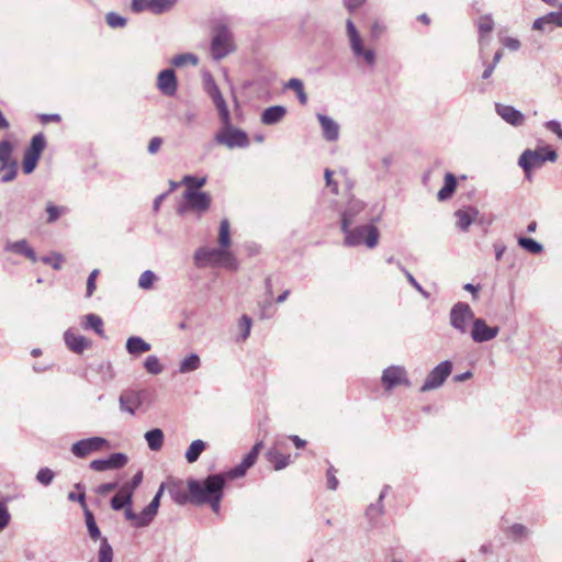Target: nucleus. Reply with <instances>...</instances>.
Here are the masks:
<instances>
[{
    "mask_svg": "<svg viewBox=\"0 0 562 562\" xmlns=\"http://www.w3.org/2000/svg\"><path fill=\"white\" fill-rule=\"evenodd\" d=\"M194 262L199 268L221 267L228 270H237L238 261L233 252L223 247H201L194 254Z\"/></svg>",
    "mask_w": 562,
    "mask_h": 562,
    "instance_id": "f257e3e1",
    "label": "nucleus"
},
{
    "mask_svg": "<svg viewBox=\"0 0 562 562\" xmlns=\"http://www.w3.org/2000/svg\"><path fill=\"white\" fill-rule=\"evenodd\" d=\"M224 485V474L209 475L203 482L190 480L188 482V490L191 502L198 505L206 504L211 497L223 495Z\"/></svg>",
    "mask_w": 562,
    "mask_h": 562,
    "instance_id": "f03ea898",
    "label": "nucleus"
},
{
    "mask_svg": "<svg viewBox=\"0 0 562 562\" xmlns=\"http://www.w3.org/2000/svg\"><path fill=\"white\" fill-rule=\"evenodd\" d=\"M347 214L341 221V229L345 233V245L355 247L364 244L369 248H374L379 241V231L374 225H362L350 229L351 220Z\"/></svg>",
    "mask_w": 562,
    "mask_h": 562,
    "instance_id": "7ed1b4c3",
    "label": "nucleus"
},
{
    "mask_svg": "<svg viewBox=\"0 0 562 562\" xmlns=\"http://www.w3.org/2000/svg\"><path fill=\"white\" fill-rule=\"evenodd\" d=\"M558 154L553 149L540 148L537 150L526 149L518 159V165L524 169L526 178L531 180L532 169L542 167L546 161L554 162Z\"/></svg>",
    "mask_w": 562,
    "mask_h": 562,
    "instance_id": "20e7f679",
    "label": "nucleus"
},
{
    "mask_svg": "<svg viewBox=\"0 0 562 562\" xmlns=\"http://www.w3.org/2000/svg\"><path fill=\"white\" fill-rule=\"evenodd\" d=\"M211 205V195L207 192L186 190L183 202L178 206V213L186 215L188 212H195L198 215L205 213Z\"/></svg>",
    "mask_w": 562,
    "mask_h": 562,
    "instance_id": "39448f33",
    "label": "nucleus"
},
{
    "mask_svg": "<svg viewBox=\"0 0 562 562\" xmlns=\"http://www.w3.org/2000/svg\"><path fill=\"white\" fill-rule=\"evenodd\" d=\"M235 49L233 35L226 25L218 24L214 29L211 43V53L214 59L220 60Z\"/></svg>",
    "mask_w": 562,
    "mask_h": 562,
    "instance_id": "423d86ee",
    "label": "nucleus"
},
{
    "mask_svg": "<svg viewBox=\"0 0 562 562\" xmlns=\"http://www.w3.org/2000/svg\"><path fill=\"white\" fill-rule=\"evenodd\" d=\"M346 31L350 45V49L355 57H362L363 60L369 65L373 66L375 64V52L371 48H364L363 40L358 32L352 20L348 19L346 22Z\"/></svg>",
    "mask_w": 562,
    "mask_h": 562,
    "instance_id": "0eeeda50",
    "label": "nucleus"
},
{
    "mask_svg": "<svg viewBox=\"0 0 562 562\" xmlns=\"http://www.w3.org/2000/svg\"><path fill=\"white\" fill-rule=\"evenodd\" d=\"M224 127L215 134V142L228 148H245L249 145V138L245 132L234 128L231 124V115L228 114V123H223Z\"/></svg>",
    "mask_w": 562,
    "mask_h": 562,
    "instance_id": "6e6552de",
    "label": "nucleus"
},
{
    "mask_svg": "<svg viewBox=\"0 0 562 562\" xmlns=\"http://www.w3.org/2000/svg\"><path fill=\"white\" fill-rule=\"evenodd\" d=\"M449 318L450 325L461 334H465L469 329V324H473V321H475L472 308L468 303L463 302L452 306Z\"/></svg>",
    "mask_w": 562,
    "mask_h": 562,
    "instance_id": "1a4fd4ad",
    "label": "nucleus"
},
{
    "mask_svg": "<svg viewBox=\"0 0 562 562\" xmlns=\"http://www.w3.org/2000/svg\"><path fill=\"white\" fill-rule=\"evenodd\" d=\"M109 448L110 443L105 438L90 437L72 443L71 452L77 458H86L87 456L93 452H100L103 450H108Z\"/></svg>",
    "mask_w": 562,
    "mask_h": 562,
    "instance_id": "9d476101",
    "label": "nucleus"
},
{
    "mask_svg": "<svg viewBox=\"0 0 562 562\" xmlns=\"http://www.w3.org/2000/svg\"><path fill=\"white\" fill-rule=\"evenodd\" d=\"M451 371L452 363L449 360L437 364L427 375L424 384L420 386V392H428L440 387L447 378L451 374Z\"/></svg>",
    "mask_w": 562,
    "mask_h": 562,
    "instance_id": "9b49d317",
    "label": "nucleus"
},
{
    "mask_svg": "<svg viewBox=\"0 0 562 562\" xmlns=\"http://www.w3.org/2000/svg\"><path fill=\"white\" fill-rule=\"evenodd\" d=\"M146 398L147 392L145 390L123 391L119 397L120 409L131 415H135L136 412L143 407Z\"/></svg>",
    "mask_w": 562,
    "mask_h": 562,
    "instance_id": "f8f14e48",
    "label": "nucleus"
},
{
    "mask_svg": "<svg viewBox=\"0 0 562 562\" xmlns=\"http://www.w3.org/2000/svg\"><path fill=\"white\" fill-rule=\"evenodd\" d=\"M381 381L386 391H391L398 385H411L406 370L401 366H391L386 368L382 373Z\"/></svg>",
    "mask_w": 562,
    "mask_h": 562,
    "instance_id": "ddd939ff",
    "label": "nucleus"
},
{
    "mask_svg": "<svg viewBox=\"0 0 562 562\" xmlns=\"http://www.w3.org/2000/svg\"><path fill=\"white\" fill-rule=\"evenodd\" d=\"M205 90L212 98L222 123H228V106L213 78L207 75L205 77Z\"/></svg>",
    "mask_w": 562,
    "mask_h": 562,
    "instance_id": "4468645a",
    "label": "nucleus"
},
{
    "mask_svg": "<svg viewBox=\"0 0 562 562\" xmlns=\"http://www.w3.org/2000/svg\"><path fill=\"white\" fill-rule=\"evenodd\" d=\"M498 333V326H488L483 318H475V321H473L471 338L475 342L482 344L491 341Z\"/></svg>",
    "mask_w": 562,
    "mask_h": 562,
    "instance_id": "2eb2a0df",
    "label": "nucleus"
},
{
    "mask_svg": "<svg viewBox=\"0 0 562 562\" xmlns=\"http://www.w3.org/2000/svg\"><path fill=\"white\" fill-rule=\"evenodd\" d=\"M128 458L122 452L112 453L106 459H97L90 462L91 470L97 472H104L108 470L121 469L127 464Z\"/></svg>",
    "mask_w": 562,
    "mask_h": 562,
    "instance_id": "dca6fc26",
    "label": "nucleus"
},
{
    "mask_svg": "<svg viewBox=\"0 0 562 562\" xmlns=\"http://www.w3.org/2000/svg\"><path fill=\"white\" fill-rule=\"evenodd\" d=\"M157 86L162 94L168 97L175 95L178 88L175 71L172 69H165L160 71L158 75Z\"/></svg>",
    "mask_w": 562,
    "mask_h": 562,
    "instance_id": "f3484780",
    "label": "nucleus"
},
{
    "mask_svg": "<svg viewBox=\"0 0 562 562\" xmlns=\"http://www.w3.org/2000/svg\"><path fill=\"white\" fill-rule=\"evenodd\" d=\"M496 113L508 124L513 126H521L525 122V115L514 106L496 103Z\"/></svg>",
    "mask_w": 562,
    "mask_h": 562,
    "instance_id": "a211bd4d",
    "label": "nucleus"
},
{
    "mask_svg": "<svg viewBox=\"0 0 562 562\" xmlns=\"http://www.w3.org/2000/svg\"><path fill=\"white\" fill-rule=\"evenodd\" d=\"M66 346L76 353H81L88 349L91 342L82 335L75 333L72 329H68L64 334Z\"/></svg>",
    "mask_w": 562,
    "mask_h": 562,
    "instance_id": "6ab92c4d",
    "label": "nucleus"
},
{
    "mask_svg": "<svg viewBox=\"0 0 562 562\" xmlns=\"http://www.w3.org/2000/svg\"><path fill=\"white\" fill-rule=\"evenodd\" d=\"M4 250L18 255H22L30 259L32 262L37 261V256L34 249L30 246V244L25 239H20L16 241L8 240L4 245Z\"/></svg>",
    "mask_w": 562,
    "mask_h": 562,
    "instance_id": "aec40b11",
    "label": "nucleus"
},
{
    "mask_svg": "<svg viewBox=\"0 0 562 562\" xmlns=\"http://www.w3.org/2000/svg\"><path fill=\"white\" fill-rule=\"evenodd\" d=\"M322 126L323 136L328 142H336L339 138V124L325 114H317Z\"/></svg>",
    "mask_w": 562,
    "mask_h": 562,
    "instance_id": "412c9836",
    "label": "nucleus"
},
{
    "mask_svg": "<svg viewBox=\"0 0 562 562\" xmlns=\"http://www.w3.org/2000/svg\"><path fill=\"white\" fill-rule=\"evenodd\" d=\"M125 348L128 355L139 357L140 355L148 352L151 349V346L139 336H131L126 340Z\"/></svg>",
    "mask_w": 562,
    "mask_h": 562,
    "instance_id": "4be33fe9",
    "label": "nucleus"
},
{
    "mask_svg": "<svg viewBox=\"0 0 562 562\" xmlns=\"http://www.w3.org/2000/svg\"><path fill=\"white\" fill-rule=\"evenodd\" d=\"M286 109L283 105H273L267 108L261 114V122L266 125H273L283 120Z\"/></svg>",
    "mask_w": 562,
    "mask_h": 562,
    "instance_id": "5701e85b",
    "label": "nucleus"
},
{
    "mask_svg": "<svg viewBox=\"0 0 562 562\" xmlns=\"http://www.w3.org/2000/svg\"><path fill=\"white\" fill-rule=\"evenodd\" d=\"M477 215L479 211L474 207L456 211L454 216L457 217V226L461 231H467Z\"/></svg>",
    "mask_w": 562,
    "mask_h": 562,
    "instance_id": "b1692460",
    "label": "nucleus"
},
{
    "mask_svg": "<svg viewBox=\"0 0 562 562\" xmlns=\"http://www.w3.org/2000/svg\"><path fill=\"white\" fill-rule=\"evenodd\" d=\"M549 24L562 27V12H550L543 16L535 20L532 29L537 31H546V26Z\"/></svg>",
    "mask_w": 562,
    "mask_h": 562,
    "instance_id": "393cba45",
    "label": "nucleus"
},
{
    "mask_svg": "<svg viewBox=\"0 0 562 562\" xmlns=\"http://www.w3.org/2000/svg\"><path fill=\"white\" fill-rule=\"evenodd\" d=\"M477 29L480 34V46L483 48L484 44L488 42V34L494 29V22L490 14L483 15L477 20Z\"/></svg>",
    "mask_w": 562,
    "mask_h": 562,
    "instance_id": "a878e982",
    "label": "nucleus"
},
{
    "mask_svg": "<svg viewBox=\"0 0 562 562\" xmlns=\"http://www.w3.org/2000/svg\"><path fill=\"white\" fill-rule=\"evenodd\" d=\"M148 448L153 451H159L162 448L165 435L159 428L148 430L144 435Z\"/></svg>",
    "mask_w": 562,
    "mask_h": 562,
    "instance_id": "bb28decb",
    "label": "nucleus"
},
{
    "mask_svg": "<svg viewBox=\"0 0 562 562\" xmlns=\"http://www.w3.org/2000/svg\"><path fill=\"white\" fill-rule=\"evenodd\" d=\"M132 505V488H120L117 494L111 499V506L114 510H120L125 506Z\"/></svg>",
    "mask_w": 562,
    "mask_h": 562,
    "instance_id": "cd10ccee",
    "label": "nucleus"
},
{
    "mask_svg": "<svg viewBox=\"0 0 562 562\" xmlns=\"http://www.w3.org/2000/svg\"><path fill=\"white\" fill-rule=\"evenodd\" d=\"M268 460L273 464L276 470H282L291 463V456L283 454L276 448L268 451Z\"/></svg>",
    "mask_w": 562,
    "mask_h": 562,
    "instance_id": "c85d7f7f",
    "label": "nucleus"
},
{
    "mask_svg": "<svg viewBox=\"0 0 562 562\" xmlns=\"http://www.w3.org/2000/svg\"><path fill=\"white\" fill-rule=\"evenodd\" d=\"M85 329H92L100 337H104L103 321L95 314H87L81 323Z\"/></svg>",
    "mask_w": 562,
    "mask_h": 562,
    "instance_id": "c756f323",
    "label": "nucleus"
},
{
    "mask_svg": "<svg viewBox=\"0 0 562 562\" xmlns=\"http://www.w3.org/2000/svg\"><path fill=\"white\" fill-rule=\"evenodd\" d=\"M456 187H457V180H456L454 176L450 172L446 173L443 187L439 190L438 195H437L438 200L445 201V200L449 199L452 195V193L454 192Z\"/></svg>",
    "mask_w": 562,
    "mask_h": 562,
    "instance_id": "7c9ffc66",
    "label": "nucleus"
},
{
    "mask_svg": "<svg viewBox=\"0 0 562 562\" xmlns=\"http://www.w3.org/2000/svg\"><path fill=\"white\" fill-rule=\"evenodd\" d=\"M201 366V360L199 355L196 353H190L186 358H183L179 364V372L180 373H188L195 371Z\"/></svg>",
    "mask_w": 562,
    "mask_h": 562,
    "instance_id": "2f4dec72",
    "label": "nucleus"
},
{
    "mask_svg": "<svg viewBox=\"0 0 562 562\" xmlns=\"http://www.w3.org/2000/svg\"><path fill=\"white\" fill-rule=\"evenodd\" d=\"M206 445L203 440L196 439L191 442L189 446L187 452H186V459L189 463H194L201 456V453L204 451Z\"/></svg>",
    "mask_w": 562,
    "mask_h": 562,
    "instance_id": "473e14b6",
    "label": "nucleus"
},
{
    "mask_svg": "<svg viewBox=\"0 0 562 562\" xmlns=\"http://www.w3.org/2000/svg\"><path fill=\"white\" fill-rule=\"evenodd\" d=\"M217 241H218L220 247L227 248V249L229 248V246L232 244L231 227H229V222L227 218L222 220L220 223Z\"/></svg>",
    "mask_w": 562,
    "mask_h": 562,
    "instance_id": "72a5a7b5",
    "label": "nucleus"
},
{
    "mask_svg": "<svg viewBox=\"0 0 562 562\" xmlns=\"http://www.w3.org/2000/svg\"><path fill=\"white\" fill-rule=\"evenodd\" d=\"M46 146L45 137L43 134H36L32 137L30 147L25 150L26 154L33 155L34 157H41L42 151Z\"/></svg>",
    "mask_w": 562,
    "mask_h": 562,
    "instance_id": "f704fd0d",
    "label": "nucleus"
},
{
    "mask_svg": "<svg viewBox=\"0 0 562 562\" xmlns=\"http://www.w3.org/2000/svg\"><path fill=\"white\" fill-rule=\"evenodd\" d=\"M46 146L45 137L43 134H36L32 137L30 147L25 150L26 154L33 155L34 157H41L42 151Z\"/></svg>",
    "mask_w": 562,
    "mask_h": 562,
    "instance_id": "c9c22d12",
    "label": "nucleus"
},
{
    "mask_svg": "<svg viewBox=\"0 0 562 562\" xmlns=\"http://www.w3.org/2000/svg\"><path fill=\"white\" fill-rule=\"evenodd\" d=\"M85 520L90 538L92 540L102 539L103 537H101V531L95 522L94 516L89 509L85 510Z\"/></svg>",
    "mask_w": 562,
    "mask_h": 562,
    "instance_id": "e433bc0d",
    "label": "nucleus"
},
{
    "mask_svg": "<svg viewBox=\"0 0 562 562\" xmlns=\"http://www.w3.org/2000/svg\"><path fill=\"white\" fill-rule=\"evenodd\" d=\"M145 370L150 374H160L164 371V366L157 356L150 355L144 361Z\"/></svg>",
    "mask_w": 562,
    "mask_h": 562,
    "instance_id": "4c0bfd02",
    "label": "nucleus"
},
{
    "mask_svg": "<svg viewBox=\"0 0 562 562\" xmlns=\"http://www.w3.org/2000/svg\"><path fill=\"white\" fill-rule=\"evenodd\" d=\"M286 88L292 89L297 94L299 101L301 104H306L307 95L304 91V86L302 80L297 78H292L288 81Z\"/></svg>",
    "mask_w": 562,
    "mask_h": 562,
    "instance_id": "58836bf2",
    "label": "nucleus"
},
{
    "mask_svg": "<svg viewBox=\"0 0 562 562\" xmlns=\"http://www.w3.org/2000/svg\"><path fill=\"white\" fill-rule=\"evenodd\" d=\"M518 245L530 254H540L543 250L540 243L529 237H519Z\"/></svg>",
    "mask_w": 562,
    "mask_h": 562,
    "instance_id": "ea45409f",
    "label": "nucleus"
},
{
    "mask_svg": "<svg viewBox=\"0 0 562 562\" xmlns=\"http://www.w3.org/2000/svg\"><path fill=\"white\" fill-rule=\"evenodd\" d=\"M178 0H151V13L161 14L171 10Z\"/></svg>",
    "mask_w": 562,
    "mask_h": 562,
    "instance_id": "a19ab883",
    "label": "nucleus"
},
{
    "mask_svg": "<svg viewBox=\"0 0 562 562\" xmlns=\"http://www.w3.org/2000/svg\"><path fill=\"white\" fill-rule=\"evenodd\" d=\"M186 187L187 190H196L199 191L200 188L205 186L206 183V177H194V176H184L181 181Z\"/></svg>",
    "mask_w": 562,
    "mask_h": 562,
    "instance_id": "79ce46f5",
    "label": "nucleus"
},
{
    "mask_svg": "<svg viewBox=\"0 0 562 562\" xmlns=\"http://www.w3.org/2000/svg\"><path fill=\"white\" fill-rule=\"evenodd\" d=\"M156 515L157 513L154 509H149V507L146 506L139 514H137L136 527L140 528L148 526Z\"/></svg>",
    "mask_w": 562,
    "mask_h": 562,
    "instance_id": "37998d69",
    "label": "nucleus"
},
{
    "mask_svg": "<svg viewBox=\"0 0 562 562\" xmlns=\"http://www.w3.org/2000/svg\"><path fill=\"white\" fill-rule=\"evenodd\" d=\"M157 280V276L151 270L144 271L138 279V286L143 290H150Z\"/></svg>",
    "mask_w": 562,
    "mask_h": 562,
    "instance_id": "c03bdc74",
    "label": "nucleus"
},
{
    "mask_svg": "<svg viewBox=\"0 0 562 562\" xmlns=\"http://www.w3.org/2000/svg\"><path fill=\"white\" fill-rule=\"evenodd\" d=\"M363 203L361 201H358V200H351L349 202V205L347 207V210L342 213V217H341V221L345 218V216L348 214L349 218L351 220V223L353 222V218L360 213L363 211Z\"/></svg>",
    "mask_w": 562,
    "mask_h": 562,
    "instance_id": "a18cd8bd",
    "label": "nucleus"
},
{
    "mask_svg": "<svg viewBox=\"0 0 562 562\" xmlns=\"http://www.w3.org/2000/svg\"><path fill=\"white\" fill-rule=\"evenodd\" d=\"M198 57L193 54L187 53V54H180L172 58L171 63L173 66L181 67L186 64H191L193 66L198 65Z\"/></svg>",
    "mask_w": 562,
    "mask_h": 562,
    "instance_id": "49530a36",
    "label": "nucleus"
},
{
    "mask_svg": "<svg viewBox=\"0 0 562 562\" xmlns=\"http://www.w3.org/2000/svg\"><path fill=\"white\" fill-rule=\"evenodd\" d=\"M46 212L48 214V218H47V222L48 223H54L55 221L58 220V217L66 213L67 212V209L66 207H63V206H56L55 204L53 203H47L46 205Z\"/></svg>",
    "mask_w": 562,
    "mask_h": 562,
    "instance_id": "de8ad7c7",
    "label": "nucleus"
},
{
    "mask_svg": "<svg viewBox=\"0 0 562 562\" xmlns=\"http://www.w3.org/2000/svg\"><path fill=\"white\" fill-rule=\"evenodd\" d=\"M262 442H257L251 450L243 458V462H245V465H248L249 468L252 467L258 458V454L260 450L262 449Z\"/></svg>",
    "mask_w": 562,
    "mask_h": 562,
    "instance_id": "09e8293b",
    "label": "nucleus"
},
{
    "mask_svg": "<svg viewBox=\"0 0 562 562\" xmlns=\"http://www.w3.org/2000/svg\"><path fill=\"white\" fill-rule=\"evenodd\" d=\"M11 155H12L11 144L7 140L0 142V161L2 162V168H4L9 164V161L11 159Z\"/></svg>",
    "mask_w": 562,
    "mask_h": 562,
    "instance_id": "8fccbe9b",
    "label": "nucleus"
},
{
    "mask_svg": "<svg viewBox=\"0 0 562 562\" xmlns=\"http://www.w3.org/2000/svg\"><path fill=\"white\" fill-rule=\"evenodd\" d=\"M251 326H252V322H251V318L247 315H243L240 318H239V323H238V327L241 331V340H246L249 335H250V330H251Z\"/></svg>",
    "mask_w": 562,
    "mask_h": 562,
    "instance_id": "3c124183",
    "label": "nucleus"
},
{
    "mask_svg": "<svg viewBox=\"0 0 562 562\" xmlns=\"http://www.w3.org/2000/svg\"><path fill=\"white\" fill-rule=\"evenodd\" d=\"M38 160L40 159L34 157L33 155L24 153V158H23V162H22L23 172L26 175L33 172L34 169L36 168Z\"/></svg>",
    "mask_w": 562,
    "mask_h": 562,
    "instance_id": "603ef678",
    "label": "nucleus"
},
{
    "mask_svg": "<svg viewBox=\"0 0 562 562\" xmlns=\"http://www.w3.org/2000/svg\"><path fill=\"white\" fill-rule=\"evenodd\" d=\"M54 476L55 474L50 469L42 468L36 474V480L44 486H47L53 482Z\"/></svg>",
    "mask_w": 562,
    "mask_h": 562,
    "instance_id": "864d4df0",
    "label": "nucleus"
},
{
    "mask_svg": "<svg viewBox=\"0 0 562 562\" xmlns=\"http://www.w3.org/2000/svg\"><path fill=\"white\" fill-rule=\"evenodd\" d=\"M11 520V515L7 505L3 502H0V532L4 530Z\"/></svg>",
    "mask_w": 562,
    "mask_h": 562,
    "instance_id": "5fc2aeb1",
    "label": "nucleus"
},
{
    "mask_svg": "<svg viewBox=\"0 0 562 562\" xmlns=\"http://www.w3.org/2000/svg\"><path fill=\"white\" fill-rule=\"evenodd\" d=\"M106 22L113 29L123 27L126 24V20L114 12L106 14Z\"/></svg>",
    "mask_w": 562,
    "mask_h": 562,
    "instance_id": "6e6d98bb",
    "label": "nucleus"
},
{
    "mask_svg": "<svg viewBox=\"0 0 562 562\" xmlns=\"http://www.w3.org/2000/svg\"><path fill=\"white\" fill-rule=\"evenodd\" d=\"M100 271L98 269H94L90 272L88 280H87V293L86 296L90 297L94 290H95V281L99 276Z\"/></svg>",
    "mask_w": 562,
    "mask_h": 562,
    "instance_id": "4d7b16f0",
    "label": "nucleus"
},
{
    "mask_svg": "<svg viewBox=\"0 0 562 562\" xmlns=\"http://www.w3.org/2000/svg\"><path fill=\"white\" fill-rule=\"evenodd\" d=\"M248 469H249V467L245 465V462L241 461L237 467H235L229 472L224 474L225 479L226 477L236 479V477L243 476Z\"/></svg>",
    "mask_w": 562,
    "mask_h": 562,
    "instance_id": "13d9d810",
    "label": "nucleus"
},
{
    "mask_svg": "<svg viewBox=\"0 0 562 562\" xmlns=\"http://www.w3.org/2000/svg\"><path fill=\"white\" fill-rule=\"evenodd\" d=\"M248 469H249V467L245 465V462L241 461L237 467H235L229 472L224 474L225 479L226 477L236 479V477L243 476Z\"/></svg>",
    "mask_w": 562,
    "mask_h": 562,
    "instance_id": "bf43d9fd",
    "label": "nucleus"
},
{
    "mask_svg": "<svg viewBox=\"0 0 562 562\" xmlns=\"http://www.w3.org/2000/svg\"><path fill=\"white\" fill-rule=\"evenodd\" d=\"M151 0H132V10L136 13L142 12L144 10H148L151 12Z\"/></svg>",
    "mask_w": 562,
    "mask_h": 562,
    "instance_id": "052dcab7",
    "label": "nucleus"
},
{
    "mask_svg": "<svg viewBox=\"0 0 562 562\" xmlns=\"http://www.w3.org/2000/svg\"><path fill=\"white\" fill-rule=\"evenodd\" d=\"M42 261L50 265L54 269L59 270L61 268L63 257L56 254L54 256L43 257Z\"/></svg>",
    "mask_w": 562,
    "mask_h": 562,
    "instance_id": "680f3d73",
    "label": "nucleus"
},
{
    "mask_svg": "<svg viewBox=\"0 0 562 562\" xmlns=\"http://www.w3.org/2000/svg\"><path fill=\"white\" fill-rule=\"evenodd\" d=\"M544 126L548 131L558 135L559 138L562 139V127L559 121L552 120L544 123Z\"/></svg>",
    "mask_w": 562,
    "mask_h": 562,
    "instance_id": "e2e57ef3",
    "label": "nucleus"
},
{
    "mask_svg": "<svg viewBox=\"0 0 562 562\" xmlns=\"http://www.w3.org/2000/svg\"><path fill=\"white\" fill-rule=\"evenodd\" d=\"M165 485L161 484L159 490L157 491L156 495L151 499V502L147 505L149 509H154L156 513L158 512L159 505H160V498L164 493Z\"/></svg>",
    "mask_w": 562,
    "mask_h": 562,
    "instance_id": "0e129e2a",
    "label": "nucleus"
},
{
    "mask_svg": "<svg viewBox=\"0 0 562 562\" xmlns=\"http://www.w3.org/2000/svg\"><path fill=\"white\" fill-rule=\"evenodd\" d=\"M510 533L515 539H521L526 537L527 529L525 526L516 524L510 527Z\"/></svg>",
    "mask_w": 562,
    "mask_h": 562,
    "instance_id": "69168bd1",
    "label": "nucleus"
},
{
    "mask_svg": "<svg viewBox=\"0 0 562 562\" xmlns=\"http://www.w3.org/2000/svg\"><path fill=\"white\" fill-rule=\"evenodd\" d=\"M385 25L379 21H374L371 25V36L373 38H379L385 31Z\"/></svg>",
    "mask_w": 562,
    "mask_h": 562,
    "instance_id": "338daca9",
    "label": "nucleus"
},
{
    "mask_svg": "<svg viewBox=\"0 0 562 562\" xmlns=\"http://www.w3.org/2000/svg\"><path fill=\"white\" fill-rule=\"evenodd\" d=\"M68 499L72 501V502H79L81 507H82V509H83V512L86 509H88L87 504H86V495H85L83 492H81L79 494H75L74 492H70L68 494Z\"/></svg>",
    "mask_w": 562,
    "mask_h": 562,
    "instance_id": "774afa93",
    "label": "nucleus"
}]
</instances>
